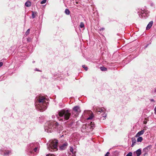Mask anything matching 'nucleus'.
Listing matches in <instances>:
<instances>
[{"instance_id":"nucleus-1","label":"nucleus","mask_w":156,"mask_h":156,"mask_svg":"<svg viewBox=\"0 0 156 156\" xmlns=\"http://www.w3.org/2000/svg\"><path fill=\"white\" fill-rule=\"evenodd\" d=\"M46 98L41 95L37 96L35 98V105L36 108L41 112L45 110L47 108L48 102Z\"/></svg>"},{"instance_id":"nucleus-2","label":"nucleus","mask_w":156,"mask_h":156,"mask_svg":"<svg viewBox=\"0 0 156 156\" xmlns=\"http://www.w3.org/2000/svg\"><path fill=\"white\" fill-rule=\"evenodd\" d=\"M58 114L59 116V120L63 121L67 120L69 119L71 114L69 109H63L58 112Z\"/></svg>"},{"instance_id":"nucleus-3","label":"nucleus","mask_w":156,"mask_h":156,"mask_svg":"<svg viewBox=\"0 0 156 156\" xmlns=\"http://www.w3.org/2000/svg\"><path fill=\"white\" fill-rule=\"evenodd\" d=\"M59 126V124L56 122H48L45 124V130L47 132L51 133Z\"/></svg>"},{"instance_id":"nucleus-4","label":"nucleus","mask_w":156,"mask_h":156,"mask_svg":"<svg viewBox=\"0 0 156 156\" xmlns=\"http://www.w3.org/2000/svg\"><path fill=\"white\" fill-rule=\"evenodd\" d=\"M58 144V140L55 139L52 140L50 144V146L48 147L49 150L51 151H55L58 150L57 145Z\"/></svg>"},{"instance_id":"nucleus-5","label":"nucleus","mask_w":156,"mask_h":156,"mask_svg":"<svg viewBox=\"0 0 156 156\" xmlns=\"http://www.w3.org/2000/svg\"><path fill=\"white\" fill-rule=\"evenodd\" d=\"M81 112L80 107L79 106H74L73 108L72 115L73 117H76Z\"/></svg>"},{"instance_id":"nucleus-6","label":"nucleus","mask_w":156,"mask_h":156,"mask_svg":"<svg viewBox=\"0 0 156 156\" xmlns=\"http://www.w3.org/2000/svg\"><path fill=\"white\" fill-rule=\"evenodd\" d=\"M38 144L37 143L31 144L29 145V149L31 153H32L33 151L37 152V147L36 146Z\"/></svg>"},{"instance_id":"nucleus-7","label":"nucleus","mask_w":156,"mask_h":156,"mask_svg":"<svg viewBox=\"0 0 156 156\" xmlns=\"http://www.w3.org/2000/svg\"><path fill=\"white\" fill-rule=\"evenodd\" d=\"M152 147V146L151 145H148L147 147L143 149V152H144L143 155L144 156H146L148 155V152L150 151L151 148Z\"/></svg>"},{"instance_id":"nucleus-8","label":"nucleus","mask_w":156,"mask_h":156,"mask_svg":"<svg viewBox=\"0 0 156 156\" xmlns=\"http://www.w3.org/2000/svg\"><path fill=\"white\" fill-rule=\"evenodd\" d=\"M96 110L98 112H104V113L102 114V116L103 117L106 118L107 116V114L104 112V110L101 108L97 107L96 109Z\"/></svg>"},{"instance_id":"nucleus-9","label":"nucleus","mask_w":156,"mask_h":156,"mask_svg":"<svg viewBox=\"0 0 156 156\" xmlns=\"http://www.w3.org/2000/svg\"><path fill=\"white\" fill-rule=\"evenodd\" d=\"M68 145V144L67 142H65L64 143L62 144L59 147V149L61 150H65Z\"/></svg>"},{"instance_id":"nucleus-10","label":"nucleus","mask_w":156,"mask_h":156,"mask_svg":"<svg viewBox=\"0 0 156 156\" xmlns=\"http://www.w3.org/2000/svg\"><path fill=\"white\" fill-rule=\"evenodd\" d=\"M11 153V151L10 150H4L1 152V154L4 155H7Z\"/></svg>"},{"instance_id":"nucleus-11","label":"nucleus","mask_w":156,"mask_h":156,"mask_svg":"<svg viewBox=\"0 0 156 156\" xmlns=\"http://www.w3.org/2000/svg\"><path fill=\"white\" fill-rule=\"evenodd\" d=\"M95 127V124L93 122H91L88 124V127H89L90 131H92Z\"/></svg>"},{"instance_id":"nucleus-12","label":"nucleus","mask_w":156,"mask_h":156,"mask_svg":"<svg viewBox=\"0 0 156 156\" xmlns=\"http://www.w3.org/2000/svg\"><path fill=\"white\" fill-rule=\"evenodd\" d=\"M153 23V21H150L146 27V30H148L152 26Z\"/></svg>"},{"instance_id":"nucleus-13","label":"nucleus","mask_w":156,"mask_h":156,"mask_svg":"<svg viewBox=\"0 0 156 156\" xmlns=\"http://www.w3.org/2000/svg\"><path fill=\"white\" fill-rule=\"evenodd\" d=\"M145 132L144 129L140 131L136 135V136L139 137V136L143 135Z\"/></svg>"},{"instance_id":"nucleus-14","label":"nucleus","mask_w":156,"mask_h":156,"mask_svg":"<svg viewBox=\"0 0 156 156\" xmlns=\"http://www.w3.org/2000/svg\"><path fill=\"white\" fill-rule=\"evenodd\" d=\"M63 127L59 125V126L57 128L55 129V131H57L59 133H60L61 131L62 130Z\"/></svg>"},{"instance_id":"nucleus-15","label":"nucleus","mask_w":156,"mask_h":156,"mask_svg":"<svg viewBox=\"0 0 156 156\" xmlns=\"http://www.w3.org/2000/svg\"><path fill=\"white\" fill-rule=\"evenodd\" d=\"M70 151L72 153V156H76V151H74L72 147H70Z\"/></svg>"},{"instance_id":"nucleus-16","label":"nucleus","mask_w":156,"mask_h":156,"mask_svg":"<svg viewBox=\"0 0 156 156\" xmlns=\"http://www.w3.org/2000/svg\"><path fill=\"white\" fill-rule=\"evenodd\" d=\"M32 18H34L37 15V12H32Z\"/></svg>"},{"instance_id":"nucleus-17","label":"nucleus","mask_w":156,"mask_h":156,"mask_svg":"<svg viewBox=\"0 0 156 156\" xmlns=\"http://www.w3.org/2000/svg\"><path fill=\"white\" fill-rule=\"evenodd\" d=\"M132 144L131 145L132 147H133L135 144L136 143V140L134 138H132Z\"/></svg>"},{"instance_id":"nucleus-18","label":"nucleus","mask_w":156,"mask_h":156,"mask_svg":"<svg viewBox=\"0 0 156 156\" xmlns=\"http://www.w3.org/2000/svg\"><path fill=\"white\" fill-rule=\"evenodd\" d=\"M31 3L30 1H27L25 3V5L27 7H29L31 6Z\"/></svg>"},{"instance_id":"nucleus-19","label":"nucleus","mask_w":156,"mask_h":156,"mask_svg":"<svg viewBox=\"0 0 156 156\" xmlns=\"http://www.w3.org/2000/svg\"><path fill=\"white\" fill-rule=\"evenodd\" d=\"M137 156H140L141 154V150L140 149H138L136 151Z\"/></svg>"},{"instance_id":"nucleus-20","label":"nucleus","mask_w":156,"mask_h":156,"mask_svg":"<svg viewBox=\"0 0 156 156\" xmlns=\"http://www.w3.org/2000/svg\"><path fill=\"white\" fill-rule=\"evenodd\" d=\"M65 13L66 14L69 15V14L70 12L68 9H65Z\"/></svg>"},{"instance_id":"nucleus-21","label":"nucleus","mask_w":156,"mask_h":156,"mask_svg":"<svg viewBox=\"0 0 156 156\" xmlns=\"http://www.w3.org/2000/svg\"><path fill=\"white\" fill-rule=\"evenodd\" d=\"M143 140V138L141 137H139L137 139V141L138 142H141Z\"/></svg>"},{"instance_id":"nucleus-22","label":"nucleus","mask_w":156,"mask_h":156,"mask_svg":"<svg viewBox=\"0 0 156 156\" xmlns=\"http://www.w3.org/2000/svg\"><path fill=\"white\" fill-rule=\"evenodd\" d=\"M80 27L81 28H83L84 27V24L83 23L81 22L80 25Z\"/></svg>"},{"instance_id":"nucleus-23","label":"nucleus","mask_w":156,"mask_h":156,"mask_svg":"<svg viewBox=\"0 0 156 156\" xmlns=\"http://www.w3.org/2000/svg\"><path fill=\"white\" fill-rule=\"evenodd\" d=\"M93 114L92 113V114L90 115V116L88 118H87V120L89 119H91L93 118Z\"/></svg>"},{"instance_id":"nucleus-24","label":"nucleus","mask_w":156,"mask_h":156,"mask_svg":"<svg viewBox=\"0 0 156 156\" xmlns=\"http://www.w3.org/2000/svg\"><path fill=\"white\" fill-rule=\"evenodd\" d=\"M30 31V29H28L27 30L25 34L26 35H28L29 34Z\"/></svg>"},{"instance_id":"nucleus-25","label":"nucleus","mask_w":156,"mask_h":156,"mask_svg":"<svg viewBox=\"0 0 156 156\" xmlns=\"http://www.w3.org/2000/svg\"><path fill=\"white\" fill-rule=\"evenodd\" d=\"M126 156H132V153L131 152L129 153Z\"/></svg>"},{"instance_id":"nucleus-26","label":"nucleus","mask_w":156,"mask_h":156,"mask_svg":"<svg viewBox=\"0 0 156 156\" xmlns=\"http://www.w3.org/2000/svg\"><path fill=\"white\" fill-rule=\"evenodd\" d=\"M101 69L102 71H105L107 69L104 67H101Z\"/></svg>"},{"instance_id":"nucleus-27","label":"nucleus","mask_w":156,"mask_h":156,"mask_svg":"<svg viewBox=\"0 0 156 156\" xmlns=\"http://www.w3.org/2000/svg\"><path fill=\"white\" fill-rule=\"evenodd\" d=\"M47 1V0H43L41 2V4H44Z\"/></svg>"},{"instance_id":"nucleus-28","label":"nucleus","mask_w":156,"mask_h":156,"mask_svg":"<svg viewBox=\"0 0 156 156\" xmlns=\"http://www.w3.org/2000/svg\"><path fill=\"white\" fill-rule=\"evenodd\" d=\"M82 67H83V68H84V69L86 71H87V67H85V65H83Z\"/></svg>"},{"instance_id":"nucleus-29","label":"nucleus","mask_w":156,"mask_h":156,"mask_svg":"<svg viewBox=\"0 0 156 156\" xmlns=\"http://www.w3.org/2000/svg\"><path fill=\"white\" fill-rule=\"evenodd\" d=\"M84 112L85 113H92V112L89 110V111H85Z\"/></svg>"},{"instance_id":"nucleus-30","label":"nucleus","mask_w":156,"mask_h":156,"mask_svg":"<svg viewBox=\"0 0 156 156\" xmlns=\"http://www.w3.org/2000/svg\"><path fill=\"white\" fill-rule=\"evenodd\" d=\"M31 39L30 37H28L27 39V40L29 42L31 41Z\"/></svg>"},{"instance_id":"nucleus-31","label":"nucleus","mask_w":156,"mask_h":156,"mask_svg":"<svg viewBox=\"0 0 156 156\" xmlns=\"http://www.w3.org/2000/svg\"><path fill=\"white\" fill-rule=\"evenodd\" d=\"M46 156H55V155L53 154H47L46 155Z\"/></svg>"},{"instance_id":"nucleus-32","label":"nucleus","mask_w":156,"mask_h":156,"mask_svg":"<svg viewBox=\"0 0 156 156\" xmlns=\"http://www.w3.org/2000/svg\"><path fill=\"white\" fill-rule=\"evenodd\" d=\"M109 154L110 153L108 152L105 155V156H109Z\"/></svg>"},{"instance_id":"nucleus-33","label":"nucleus","mask_w":156,"mask_h":156,"mask_svg":"<svg viewBox=\"0 0 156 156\" xmlns=\"http://www.w3.org/2000/svg\"><path fill=\"white\" fill-rule=\"evenodd\" d=\"M3 65V63L2 62H0V67H1Z\"/></svg>"},{"instance_id":"nucleus-34","label":"nucleus","mask_w":156,"mask_h":156,"mask_svg":"<svg viewBox=\"0 0 156 156\" xmlns=\"http://www.w3.org/2000/svg\"><path fill=\"white\" fill-rule=\"evenodd\" d=\"M154 113L156 114V106L155 107L154 109Z\"/></svg>"},{"instance_id":"nucleus-35","label":"nucleus","mask_w":156,"mask_h":156,"mask_svg":"<svg viewBox=\"0 0 156 156\" xmlns=\"http://www.w3.org/2000/svg\"><path fill=\"white\" fill-rule=\"evenodd\" d=\"M150 100L151 102L154 101V100L153 99H151Z\"/></svg>"},{"instance_id":"nucleus-36","label":"nucleus","mask_w":156,"mask_h":156,"mask_svg":"<svg viewBox=\"0 0 156 156\" xmlns=\"http://www.w3.org/2000/svg\"><path fill=\"white\" fill-rule=\"evenodd\" d=\"M148 46V44H147L145 47V48H146Z\"/></svg>"},{"instance_id":"nucleus-37","label":"nucleus","mask_w":156,"mask_h":156,"mask_svg":"<svg viewBox=\"0 0 156 156\" xmlns=\"http://www.w3.org/2000/svg\"><path fill=\"white\" fill-rule=\"evenodd\" d=\"M142 14H143V16H144V12H143V13H142Z\"/></svg>"},{"instance_id":"nucleus-38","label":"nucleus","mask_w":156,"mask_h":156,"mask_svg":"<svg viewBox=\"0 0 156 156\" xmlns=\"http://www.w3.org/2000/svg\"><path fill=\"white\" fill-rule=\"evenodd\" d=\"M36 70H37V71H40L39 70L37 69H36Z\"/></svg>"},{"instance_id":"nucleus-39","label":"nucleus","mask_w":156,"mask_h":156,"mask_svg":"<svg viewBox=\"0 0 156 156\" xmlns=\"http://www.w3.org/2000/svg\"><path fill=\"white\" fill-rule=\"evenodd\" d=\"M154 92H156V89H155V90H154Z\"/></svg>"},{"instance_id":"nucleus-40","label":"nucleus","mask_w":156,"mask_h":156,"mask_svg":"<svg viewBox=\"0 0 156 156\" xmlns=\"http://www.w3.org/2000/svg\"><path fill=\"white\" fill-rule=\"evenodd\" d=\"M35 62V61H33V63H34V62Z\"/></svg>"},{"instance_id":"nucleus-41","label":"nucleus","mask_w":156,"mask_h":156,"mask_svg":"<svg viewBox=\"0 0 156 156\" xmlns=\"http://www.w3.org/2000/svg\"><path fill=\"white\" fill-rule=\"evenodd\" d=\"M147 122H145L144 124H146Z\"/></svg>"},{"instance_id":"nucleus-42","label":"nucleus","mask_w":156,"mask_h":156,"mask_svg":"<svg viewBox=\"0 0 156 156\" xmlns=\"http://www.w3.org/2000/svg\"><path fill=\"white\" fill-rule=\"evenodd\" d=\"M63 136V135H62L61 136V137H62V136Z\"/></svg>"}]
</instances>
